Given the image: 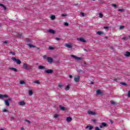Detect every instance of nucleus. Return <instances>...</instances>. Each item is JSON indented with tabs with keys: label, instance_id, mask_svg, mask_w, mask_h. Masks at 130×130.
I'll return each mask as SVG.
<instances>
[{
	"label": "nucleus",
	"instance_id": "1",
	"mask_svg": "<svg viewBox=\"0 0 130 130\" xmlns=\"http://www.w3.org/2000/svg\"><path fill=\"white\" fill-rule=\"evenodd\" d=\"M23 67L24 70H29V69H32V67L31 66H28L27 63H23Z\"/></svg>",
	"mask_w": 130,
	"mask_h": 130
},
{
	"label": "nucleus",
	"instance_id": "2",
	"mask_svg": "<svg viewBox=\"0 0 130 130\" xmlns=\"http://www.w3.org/2000/svg\"><path fill=\"white\" fill-rule=\"evenodd\" d=\"M11 59H12V60H13L14 61H15V62H16L17 64H21V60H20V59H17L15 57H12Z\"/></svg>",
	"mask_w": 130,
	"mask_h": 130
},
{
	"label": "nucleus",
	"instance_id": "3",
	"mask_svg": "<svg viewBox=\"0 0 130 130\" xmlns=\"http://www.w3.org/2000/svg\"><path fill=\"white\" fill-rule=\"evenodd\" d=\"M71 57H73V58H75V59H77V60H81L82 59L81 57H77V56L75 55H71Z\"/></svg>",
	"mask_w": 130,
	"mask_h": 130
},
{
	"label": "nucleus",
	"instance_id": "4",
	"mask_svg": "<svg viewBox=\"0 0 130 130\" xmlns=\"http://www.w3.org/2000/svg\"><path fill=\"white\" fill-rule=\"evenodd\" d=\"M47 60L48 62H49L50 63H52V62H53V59L50 57H48Z\"/></svg>",
	"mask_w": 130,
	"mask_h": 130
},
{
	"label": "nucleus",
	"instance_id": "5",
	"mask_svg": "<svg viewBox=\"0 0 130 130\" xmlns=\"http://www.w3.org/2000/svg\"><path fill=\"white\" fill-rule=\"evenodd\" d=\"M9 95L8 94H0V99H4V98H8Z\"/></svg>",
	"mask_w": 130,
	"mask_h": 130
},
{
	"label": "nucleus",
	"instance_id": "6",
	"mask_svg": "<svg viewBox=\"0 0 130 130\" xmlns=\"http://www.w3.org/2000/svg\"><path fill=\"white\" fill-rule=\"evenodd\" d=\"M74 81L76 83H78L80 81V76H78L74 77Z\"/></svg>",
	"mask_w": 130,
	"mask_h": 130
},
{
	"label": "nucleus",
	"instance_id": "7",
	"mask_svg": "<svg viewBox=\"0 0 130 130\" xmlns=\"http://www.w3.org/2000/svg\"><path fill=\"white\" fill-rule=\"evenodd\" d=\"M45 73H46V74H52V73H53V70H52V69L45 70Z\"/></svg>",
	"mask_w": 130,
	"mask_h": 130
},
{
	"label": "nucleus",
	"instance_id": "8",
	"mask_svg": "<svg viewBox=\"0 0 130 130\" xmlns=\"http://www.w3.org/2000/svg\"><path fill=\"white\" fill-rule=\"evenodd\" d=\"M77 40L78 41H80V42H83V43L86 42V40H85L83 38H77Z\"/></svg>",
	"mask_w": 130,
	"mask_h": 130
},
{
	"label": "nucleus",
	"instance_id": "9",
	"mask_svg": "<svg viewBox=\"0 0 130 130\" xmlns=\"http://www.w3.org/2000/svg\"><path fill=\"white\" fill-rule=\"evenodd\" d=\"M96 93L98 95H102V94H103V92H102V91L100 90V89L97 90L96 91Z\"/></svg>",
	"mask_w": 130,
	"mask_h": 130
},
{
	"label": "nucleus",
	"instance_id": "10",
	"mask_svg": "<svg viewBox=\"0 0 130 130\" xmlns=\"http://www.w3.org/2000/svg\"><path fill=\"white\" fill-rule=\"evenodd\" d=\"M87 113H88V114H89L90 115H95V114H96V113H95L92 111H88L87 112Z\"/></svg>",
	"mask_w": 130,
	"mask_h": 130
},
{
	"label": "nucleus",
	"instance_id": "11",
	"mask_svg": "<svg viewBox=\"0 0 130 130\" xmlns=\"http://www.w3.org/2000/svg\"><path fill=\"white\" fill-rule=\"evenodd\" d=\"M48 32H49V33H51V34H54L55 33V31L53 29H49Z\"/></svg>",
	"mask_w": 130,
	"mask_h": 130
},
{
	"label": "nucleus",
	"instance_id": "12",
	"mask_svg": "<svg viewBox=\"0 0 130 130\" xmlns=\"http://www.w3.org/2000/svg\"><path fill=\"white\" fill-rule=\"evenodd\" d=\"M5 104L6 106H10V103L7 100L4 101Z\"/></svg>",
	"mask_w": 130,
	"mask_h": 130
},
{
	"label": "nucleus",
	"instance_id": "13",
	"mask_svg": "<svg viewBox=\"0 0 130 130\" xmlns=\"http://www.w3.org/2000/svg\"><path fill=\"white\" fill-rule=\"evenodd\" d=\"M72 120H73V119L71 117H68L67 118V121H68V122L72 121Z\"/></svg>",
	"mask_w": 130,
	"mask_h": 130
},
{
	"label": "nucleus",
	"instance_id": "14",
	"mask_svg": "<svg viewBox=\"0 0 130 130\" xmlns=\"http://www.w3.org/2000/svg\"><path fill=\"white\" fill-rule=\"evenodd\" d=\"M124 56H126V57H128L130 55V52H126L124 54Z\"/></svg>",
	"mask_w": 130,
	"mask_h": 130
},
{
	"label": "nucleus",
	"instance_id": "15",
	"mask_svg": "<svg viewBox=\"0 0 130 130\" xmlns=\"http://www.w3.org/2000/svg\"><path fill=\"white\" fill-rule=\"evenodd\" d=\"M59 107L61 110H62L63 111H64L66 110V108L64 107H62L61 106H59Z\"/></svg>",
	"mask_w": 130,
	"mask_h": 130
},
{
	"label": "nucleus",
	"instance_id": "16",
	"mask_svg": "<svg viewBox=\"0 0 130 130\" xmlns=\"http://www.w3.org/2000/svg\"><path fill=\"white\" fill-rule=\"evenodd\" d=\"M25 104H26V103H25V102H24V101H21V102H20L19 103V105L23 106V105H25Z\"/></svg>",
	"mask_w": 130,
	"mask_h": 130
},
{
	"label": "nucleus",
	"instance_id": "17",
	"mask_svg": "<svg viewBox=\"0 0 130 130\" xmlns=\"http://www.w3.org/2000/svg\"><path fill=\"white\" fill-rule=\"evenodd\" d=\"M65 46L66 47H68V48H72V45L71 44H66L65 45Z\"/></svg>",
	"mask_w": 130,
	"mask_h": 130
},
{
	"label": "nucleus",
	"instance_id": "18",
	"mask_svg": "<svg viewBox=\"0 0 130 130\" xmlns=\"http://www.w3.org/2000/svg\"><path fill=\"white\" fill-rule=\"evenodd\" d=\"M0 7H3L4 10H7V7L6 6H5V5H4V4H3L0 3Z\"/></svg>",
	"mask_w": 130,
	"mask_h": 130
},
{
	"label": "nucleus",
	"instance_id": "19",
	"mask_svg": "<svg viewBox=\"0 0 130 130\" xmlns=\"http://www.w3.org/2000/svg\"><path fill=\"white\" fill-rule=\"evenodd\" d=\"M38 69H39V70H43V69H45V67H44V66H39L38 67Z\"/></svg>",
	"mask_w": 130,
	"mask_h": 130
},
{
	"label": "nucleus",
	"instance_id": "20",
	"mask_svg": "<svg viewBox=\"0 0 130 130\" xmlns=\"http://www.w3.org/2000/svg\"><path fill=\"white\" fill-rule=\"evenodd\" d=\"M10 70H12V71H14V72H18V70L15 68H10Z\"/></svg>",
	"mask_w": 130,
	"mask_h": 130
},
{
	"label": "nucleus",
	"instance_id": "21",
	"mask_svg": "<svg viewBox=\"0 0 130 130\" xmlns=\"http://www.w3.org/2000/svg\"><path fill=\"white\" fill-rule=\"evenodd\" d=\"M58 87H59V88H60V89H62V87H63V85L61 83H60L58 85Z\"/></svg>",
	"mask_w": 130,
	"mask_h": 130
},
{
	"label": "nucleus",
	"instance_id": "22",
	"mask_svg": "<svg viewBox=\"0 0 130 130\" xmlns=\"http://www.w3.org/2000/svg\"><path fill=\"white\" fill-rule=\"evenodd\" d=\"M28 93H29V96H32V95H33V91L32 90H29Z\"/></svg>",
	"mask_w": 130,
	"mask_h": 130
},
{
	"label": "nucleus",
	"instance_id": "23",
	"mask_svg": "<svg viewBox=\"0 0 130 130\" xmlns=\"http://www.w3.org/2000/svg\"><path fill=\"white\" fill-rule=\"evenodd\" d=\"M66 91H69L70 90V85H67L65 88Z\"/></svg>",
	"mask_w": 130,
	"mask_h": 130
},
{
	"label": "nucleus",
	"instance_id": "24",
	"mask_svg": "<svg viewBox=\"0 0 130 130\" xmlns=\"http://www.w3.org/2000/svg\"><path fill=\"white\" fill-rule=\"evenodd\" d=\"M110 103L111 104H112V105H115V104H116V103H115V102L113 101H110Z\"/></svg>",
	"mask_w": 130,
	"mask_h": 130
},
{
	"label": "nucleus",
	"instance_id": "25",
	"mask_svg": "<svg viewBox=\"0 0 130 130\" xmlns=\"http://www.w3.org/2000/svg\"><path fill=\"white\" fill-rule=\"evenodd\" d=\"M33 83H35V84H37V85H40V82L38 80L35 81L33 82Z\"/></svg>",
	"mask_w": 130,
	"mask_h": 130
},
{
	"label": "nucleus",
	"instance_id": "26",
	"mask_svg": "<svg viewBox=\"0 0 130 130\" xmlns=\"http://www.w3.org/2000/svg\"><path fill=\"white\" fill-rule=\"evenodd\" d=\"M96 34H98V35H101V34H103V32H102V31H97Z\"/></svg>",
	"mask_w": 130,
	"mask_h": 130
},
{
	"label": "nucleus",
	"instance_id": "27",
	"mask_svg": "<svg viewBox=\"0 0 130 130\" xmlns=\"http://www.w3.org/2000/svg\"><path fill=\"white\" fill-rule=\"evenodd\" d=\"M19 84H20V85H24V84H25V81H20Z\"/></svg>",
	"mask_w": 130,
	"mask_h": 130
},
{
	"label": "nucleus",
	"instance_id": "28",
	"mask_svg": "<svg viewBox=\"0 0 130 130\" xmlns=\"http://www.w3.org/2000/svg\"><path fill=\"white\" fill-rule=\"evenodd\" d=\"M51 20H55V16H54V15H52V16H51Z\"/></svg>",
	"mask_w": 130,
	"mask_h": 130
},
{
	"label": "nucleus",
	"instance_id": "29",
	"mask_svg": "<svg viewBox=\"0 0 130 130\" xmlns=\"http://www.w3.org/2000/svg\"><path fill=\"white\" fill-rule=\"evenodd\" d=\"M78 73H82L83 74H85V72L83 71L82 70H78Z\"/></svg>",
	"mask_w": 130,
	"mask_h": 130
},
{
	"label": "nucleus",
	"instance_id": "30",
	"mask_svg": "<svg viewBox=\"0 0 130 130\" xmlns=\"http://www.w3.org/2000/svg\"><path fill=\"white\" fill-rule=\"evenodd\" d=\"M49 49H50V50H53V49H54V47L50 46L49 47Z\"/></svg>",
	"mask_w": 130,
	"mask_h": 130
},
{
	"label": "nucleus",
	"instance_id": "31",
	"mask_svg": "<svg viewBox=\"0 0 130 130\" xmlns=\"http://www.w3.org/2000/svg\"><path fill=\"white\" fill-rule=\"evenodd\" d=\"M16 36H17V37H22V34H17Z\"/></svg>",
	"mask_w": 130,
	"mask_h": 130
},
{
	"label": "nucleus",
	"instance_id": "32",
	"mask_svg": "<svg viewBox=\"0 0 130 130\" xmlns=\"http://www.w3.org/2000/svg\"><path fill=\"white\" fill-rule=\"evenodd\" d=\"M102 125H103V126L105 127V126H106V123L103 122V123H102Z\"/></svg>",
	"mask_w": 130,
	"mask_h": 130
},
{
	"label": "nucleus",
	"instance_id": "33",
	"mask_svg": "<svg viewBox=\"0 0 130 130\" xmlns=\"http://www.w3.org/2000/svg\"><path fill=\"white\" fill-rule=\"evenodd\" d=\"M94 127V126H93V125H91L89 126V130H91V129H93V128Z\"/></svg>",
	"mask_w": 130,
	"mask_h": 130
},
{
	"label": "nucleus",
	"instance_id": "34",
	"mask_svg": "<svg viewBox=\"0 0 130 130\" xmlns=\"http://www.w3.org/2000/svg\"><path fill=\"white\" fill-rule=\"evenodd\" d=\"M99 17L100 18H103V14L102 13L99 14Z\"/></svg>",
	"mask_w": 130,
	"mask_h": 130
},
{
	"label": "nucleus",
	"instance_id": "35",
	"mask_svg": "<svg viewBox=\"0 0 130 130\" xmlns=\"http://www.w3.org/2000/svg\"><path fill=\"white\" fill-rule=\"evenodd\" d=\"M58 116H59V115H58V114H55V115H54V118H57V117H58Z\"/></svg>",
	"mask_w": 130,
	"mask_h": 130
},
{
	"label": "nucleus",
	"instance_id": "36",
	"mask_svg": "<svg viewBox=\"0 0 130 130\" xmlns=\"http://www.w3.org/2000/svg\"><path fill=\"white\" fill-rule=\"evenodd\" d=\"M28 46H29V47H32V48H35V46H34V45H31V44H28Z\"/></svg>",
	"mask_w": 130,
	"mask_h": 130
},
{
	"label": "nucleus",
	"instance_id": "37",
	"mask_svg": "<svg viewBox=\"0 0 130 130\" xmlns=\"http://www.w3.org/2000/svg\"><path fill=\"white\" fill-rule=\"evenodd\" d=\"M43 57V58H44V59H47V58H48V57H47V56L46 55H44Z\"/></svg>",
	"mask_w": 130,
	"mask_h": 130
},
{
	"label": "nucleus",
	"instance_id": "38",
	"mask_svg": "<svg viewBox=\"0 0 130 130\" xmlns=\"http://www.w3.org/2000/svg\"><path fill=\"white\" fill-rule=\"evenodd\" d=\"M80 15H81L82 17H85V13L83 12H81Z\"/></svg>",
	"mask_w": 130,
	"mask_h": 130
},
{
	"label": "nucleus",
	"instance_id": "39",
	"mask_svg": "<svg viewBox=\"0 0 130 130\" xmlns=\"http://www.w3.org/2000/svg\"><path fill=\"white\" fill-rule=\"evenodd\" d=\"M10 54H12V55H15V52H13V51H11L10 52Z\"/></svg>",
	"mask_w": 130,
	"mask_h": 130
},
{
	"label": "nucleus",
	"instance_id": "40",
	"mask_svg": "<svg viewBox=\"0 0 130 130\" xmlns=\"http://www.w3.org/2000/svg\"><path fill=\"white\" fill-rule=\"evenodd\" d=\"M25 121H26V122H27L28 123H31V122H30L29 120L26 119V120H25Z\"/></svg>",
	"mask_w": 130,
	"mask_h": 130
},
{
	"label": "nucleus",
	"instance_id": "41",
	"mask_svg": "<svg viewBox=\"0 0 130 130\" xmlns=\"http://www.w3.org/2000/svg\"><path fill=\"white\" fill-rule=\"evenodd\" d=\"M95 130H101V129H100V128H99V127L96 126Z\"/></svg>",
	"mask_w": 130,
	"mask_h": 130
},
{
	"label": "nucleus",
	"instance_id": "42",
	"mask_svg": "<svg viewBox=\"0 0 130 130\" xmlns=\"http://www.w3.org/2000/svg\"><path fill=\"white\" fill-rule=\"evenodd\" d=\"M123 28H124V26L122 25V26H120L119 29H123Z\"/></svg>",
	"mask_w": 130,
	"mask_h": 130
},
{
	"label": "nucleus",
	"instance_id": "43",
	"mask_svg": "<svg viewBox=\"0 0 130 130\" xmlns=\"http://www.w3.org/2000/svg\"><path fill=\"white\" fill-rule=\"evenodd\" d=\"M121 84V85H123V86H126V83H125L122 82Z\"/></svg>",
	"mask_w": 130,
	"mask_h": 130
},
{
	"label": "nucleus",
	"instance_id": "44",
	"mask_svg": "<svg viewBox=\"0 0 130 130\" xmlns=\"http://www.w3.org/2000/svg\"><path fill=\"white\" fill-rule=\"evenodd\" d=\"M64 25L65 26H69V23H68V22H65L64 24Z\"/></svg>",
	"mask_w": 130,
	"mask_h": 130
},
{
	"label": "nucleus",
	"instance_id": "45",
	"mask_svg": "<svg viewBox=\"0 0 130 130\" xmlns=\"http://www.w3.org/2000/svg\"><path fill=\"white\" fill-rule=\"evenodd\" d=\"M9 111H8V110L7 109H4L3 110V112H8Z\"/></svg>",
	"mask_w": 130,
	"mask_h": 130
},
{
	"label": "nucleus",
	"instance_id": "46",
	"mask_svg": "<svg viewBox=\"0 0 130 130\" xmlns=\"http://www.w3.org/2000/svg\"><path fill=\"white\" fill-rule=\"evenodd\" d=\"M112 6L114 8H116V7H117V5H116V4H112Z\"/></svg>",
	"mask_w": 130,
	"mask_h": 130
},
{
	"label": "nucleus",
	"instance_id": "47",
	"mask_svg": "<svg viewBox=\"0 0 130 130\" xmlns=\"http://www.w3.org/2000/svg\"><path fill=\"white\" fill-rule=\"evenodd\" d=\"M104 29H109V27H108V26H104Z\"/></svg>",
	"mask_w": 130,
	"mask_h": 130
},
{
	"label": "nucleus",
	"instance_id": "48",
	"mask_svg": "<svg viewBox=\"0 0 130 130\" xmlns=\"http://www.w3.org/2000/svg\"><path fill=\"white\" fill-rule=\"evenodd\" d=\"M7 101H8V102H9V101H12V98H9L8 100H7Z\"/></svg>",
	"mask_w": 130,
	"mask_h": 130
},
{
	"label": "nucleus",
	"instance_id": "49",
	"mask_svg": "<svg viewBox=\"0 0 130 130\" xmlns=\"http://www.w3.org/2000/svg\"><path fill=\"white\" fill-rule=\"evenodd\" d=\"M127 96H128V97H130V90L128 91Z\"/></svg>",
	"mask_w": 130,
	"mask_h": 130
},
{
	"label": "nucleus",
	"instance_id": "50",
	"mask_svg": "<svg viewBox=\"0 0 130 130\" xmlns=\"http://www.w3.org/2000/svg\"><path fill=\"white\" fill-rule=\"evenodd\" d=\"M62 17H67V14H63L61 15Z\"/></svg>",
	"mask_w": 130,
	"mask_h": 130
},
{
	"label": "nucleus",
	"instance_id": "51",
	"mask_svg": "<svg viewBox=\"0 0 130 130\" xmlns=\"http://www.w3.org/2000/svg\"><path fill=\"white\" fill-rule=\"evenodd\" d=\"M123 11V9H118L119 12H122Z\"/></svg>",
	"mask_w": 130,
	"mask_h": 130
},
{
	"label": "nucleus",
	"instance_id": "52",
	"mask_svg": "<svg viewBox=\"0 0 130 130\" xmlns=\"http://www.w3.org/2000/svg\"><path fill=\"white\" fill-rule=\"evenodd\" d=\"M100 128H102V127H103V125L102 124L100 125Z\"/></svg>",
	"mask_w": 130,
	"mask_h": 130
},
{
	"label": "nucleus",
	"instance_id": "53",
	"mask_svg": "<svg viewBox=\"0 0 130 130\" xmlns=\"http://www.w3.org/2000/svg\"><path fill=\"white\" fill-rule=\"evenodd\" d=\"M60 38H56V40H57V41H58V40H60Z\"/></svg>",
	"mask_w": 130,
	"mask_h": 130
},
{
	"label": "nucleus",
	"instance_id": "54",
	"mask_svg": "<svg viewBox=\"0 0 130 130\" xmlns=\"http://www.w3.org/2000/svg\"><path fill=\"white\" fill-rule=\"evenodd\" d=\"M79 5V3L77 4H74V6H78Z\"/></svg>",
	"mask_w": 130,
	"mask_h": 130
},
{
	"label": "nucleus",
	"instance_id": "55",
	"mask_svg": "<svg viewBox=\"0 0 130 130\" xmlns=\"http://www.w3.org/2000/svg\"><path fill=\"white\" fill-rule=\"evenodd\" d=\"M69 78H70V79H72L73 78V76L69 75Z\"/></svg>",
	"mask_w": 130,
	"mask_h": 130
},
{
	"label": "nucleus",
	"instance_id": "56",
	"mask_svg": "<svg viewBox=\"0 0 130 130\" xmlns=\"http://www.w3.org/2000/svg\"><path fill=\"white\" fill-rule=\"evenodd\" d=\"M110 122H111V123H113V121H112V120H110Z\"/></svg>",
	"mask_w": 130,
	"mask_h": 130
},
{
	"label": "nucleus",
	"instance_id": "57",
	"mask_svg": "<svg viewBox=\"0 0 130 130\" xmlns=\"http://www.w3.org/2000/svg\"><path fill=\"white\" fill-rule=\"evenodd\" d=\"M3 42L5 43V44H7V43H8V41H4Z\"/></svg>",
	"mask_w": 130,
	"mask_h": 130
},
{
	"label": "nucleus",
	"instance_id": "58",
	"mask_svg": "<svg viewBox=\"0 0 130 130\" xmlns=\"http://www.w3.org/2000/svg\"><path fill=\"white\" fill-rule=\"evenodd\" d=\"M83 50H84V51H86V52H88V51L86 49H83Z\"/></svg>",
	"mask_w": 130,
	"mask_h": 130
},
{
	"label": "nucleus",
	"instance_id": "59",
	"mask_svg": "<svg viewBox=\"0 0 130 130\" xmlns=\"http://www.w3.org/2000/svg\"><path fill=\"white\" fill-rule=\"evenodd\" d=\"M122 39H123V40H125V39H126L125 37H124L122 38Z\"/></svg>",
	"mask_w": 130,
	"mask_h": 130
},
{
	"label": "nucleus",
	"instance_id": "60",
	"mask_svg": "<svg viewBox=\"0 0 130 130\" xmlns=\"http://www.w3.org/2000/svg\"><path fill=\"white\" fill-rule=\"evenodd\" d=\"M20 129H21V130H25V129H24L23 127H21Z\"/></svg>",
	"mask_w": 130,
	"mask_h": 130
},
{
	"label": "nucleus",
	"instance_id": "61",
	"mask_svg": "<svg viewBox=\"0 0 130 130\" xmlns=\"http://www.w3.org/2000/svg\"><path fill=\"white\" fill-rule=\"evenodd\" d=\"M27 42H30V40L29 39H27Z\"/></svg>",
	"mask_w": 130,
	"mask_h": 130
},
{
	"label": "nucleus",
	"instance_id": "62",
	"mask_svg": "<svg viewBox=\"0 0 130 130\" xmlns=\"http://www.w3.org/2000/svg\"><path fill=\"white\" fill-rule=\"evenodd\" d=\"M85 128H89V126H88V125L86 126V127H85Z\"/></svg>",
	"mask_w": 130,
	"mask_h": 130
},
{
	"label": "nucleus",
	"instance_id": "63",
	"mask_svg": "<svg viewBox=\"0 0 130 130\" xmlns=\"http://www.w3.org/2000/svg\"><path fill=\"white\" fill-rule=\"evenodd\" d=\"M90 84H94V82H90Z\"/></svg>",
	"mask_w": 130,
	"mask_h": 130
},
{
	"label": "nucleus",
	"instance_id": "64",
	"mask_svg": "<svg viewBox=\"0 0 130 130\" xmlns=\"http://www.w3.org/2000/svg\"><path fill=\"white\" fill-rule=\"evenodd\" d=\"M114 81H117V79H114Z\"/></svg>",
	"mask_w": 130,
	"mask_h": 130
}]
</instances>
